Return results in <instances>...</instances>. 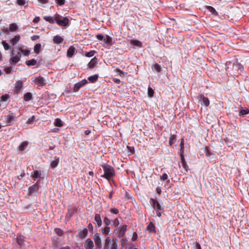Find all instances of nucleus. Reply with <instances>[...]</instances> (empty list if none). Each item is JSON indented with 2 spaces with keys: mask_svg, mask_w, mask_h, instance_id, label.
Listing matches in <instances>:
<instances>
[{
  "mask_svg": "<svg viewBox=\"0 0 249 249\" xmlns=\"http://www.w3.org/2000/svg\"><path fill=\"white\" fill-rule=\"evenodd\" d=\"M17 3L19 5H24L25 3V0H17Z\"/></svg>",
  "mask_w": 249,
  "mask_h": 249,
  "instance_id": "nucleus-55",
  "label": "nucleus"
},
{
  "mask_svg": "<svg viewBox=\"0 0 249 249\" xmlns=\"http://www.w3.org/2000/svg\"><path fill=\"white\" fill-rule=\"evenodd\" d=\"M94 240L95 244V245L99 248L101 249L102 248V241L100 238V234L99 233H96L94 235Z\"/></svg>",
  "mask_w": 249,
  "mask_h": 249,
  "instance_id": "nucleus-6",
  "label": "nucleus"
},
{
  "mask_svg": "<svg viewBox=\"0 0 249 249\" xmlns=\"http://www.w3.org/2000/svg\"><path fill=\"white\" fill-rule=\"evenodd\" d=\"M127 148L132 153H134V148L133 147L127 146Z\"/></svg>",
  "mask_w": 249,
  "mask_h": 249,
  "instance_id": "nucleus-62",
  "label": "nucleus"
},
{
  "mask_svg": "<svg viewBox=\"0 0 249 249\" xmlns=\"http://www.w3.org/2000/svg\"><path fill=\"white\" fill-rule=\"evenodd\" d=\"M88 228L89 229V231H93V227L91 223L89 224Z\"/></svg>",
  "mask_w": 249,
  "mask_h": 249,
  "instance_id": "nucleus-61",
  "label": "nucleus"
},
{
  "mask_svg": "<svg viewBox=\"0 0 249 249\" xmlns=\"http://www.w3.org/2000/svg\"><path fill=\"white\" fill-rule=\"evenodd\" d=\"M154 91L150 86L148 88V95L149 97H152L154 96Z\"/></svg>",
  "mask_w": 249,
  "mask_h": 249,
  "instance_id": "nucleus-41",
  "label": "nucleus"
},
{
  "mask_svg": "<svg viewBox=\"0 0 249 249\" xmlns=\"http://www.w3.org/2000/svg\"><path fill=\"white\" fill-rule=\"evenodd\" d=\"M54 231L59 236H62L64 235V231L60 228H55Z\"/></svg>",
  "mask_w": 249,
  "mask_h": 249,
  "instance_id": "nucleus-36",
  "label": "nucleus"
},
{
  "mask_svg": "<svg viewBox=\"0 0 249 249\" xmlns=\"http://www.w3.org/2000/svg\"><path fill=\"white\" fill-rule=\"evenodd\" d=\"M21 54L19 53H18V55H16L10 58V62L12 64H16L20 60Z\"/></svg>",
  "mask_w": 249,
  "mask_h": 249,
  "instance_id": "nucleus-11",
  "label": "nucleus"
},
{
  "mask_svg": "<svg viewBox=\"0 0 249 249\" xmlns=\"http://www.w3.org/2000/svg\"><path fill=\"white\" fill-rule=\"evenodd\" d=\"M207 9H208V10L213 14V15H217V12L216 11L215 9L212 7V6H209L207 8Z\"/></svg>",
  "mask_w": 249,
  "mask_h": 249,
  "instance_id": "nucleus-43",
  "label": "nucleus"
},
{
  "mask_svg": "<svg viewBox=\"0 0 249 249\" xmlns=\"http://www.w3.org/2000/svg\"><path fill=\"white\" fill-rule=\"evenodd\" d=\"M28 145V142H23L21 143V144L20 145L19 147V150L20 151H23L26 147Z\"/></svg>",
  "mask_w": 249,
  "mask_h": 249,
  "instance_id": "nucleus-40",
  "label": "nucleus"
},
{
  "mask_svg": "<svg viewBox=\"0 0 249 249\" xmlns=\"http://www.w3.org/2000/svg\"><path fill=\"white\" fill-rule=\"evenodd\" d=\"M22 87V82L21 81H18L17 82L15 86V91L18 92L20 91Z\"/></svg>",
  "mask_w": 249,
  "mask_h": 249,
  "instance_id": "nucleus-21",
  "label": "nucleus"
},
{
  "mask_svg": "<svg viewBox=\"0 0 249 249\" xmlns=\"http://www.w3.org/2000/svg\"><path fill=\"white\" fill-rule=\"evenodd\" d=\"M167 178L168 175L166 173L163 174L162 176L160 177V179L162 180H165L167 179Z\"/></svg>",
  "mask_w": 249,
  "mask_h": 249,
  "instance_id": "nucleus-54",
  "label": "nucleus"
},
{
  "mask_svg": "<svg viewBox=\"0 0 249 249\" xmlns=\"http://www.w3.org/2000/svg\"><path fill=\"white\" fill-rule=\"evenodd\" d=\"M146 230L151 232H155L156 228L153 222H150L146 228Z\"/></svg>",
  "mask_w": 249,
  "mask_h": 249,
  "instance_id": "nucleus-25",
  "label": "nucleus"
},
{
  "mask_svg": "<svg viewBox=\"0 0 249 249\" xmlns=\"http://www.w3.org/2000/svg\"><path fill=\"white\" fill-rule=\"evenodd\" d=\"M35 120V116H32V117H31L30 118H29L28 119L26 123L27 124H30L31 123H32Z\"/></svg>",
  "mask_w": 249,
  "mask_h": 249,
  "instance_id": "nucleus-49",
  "label": "nucleus"
},
{
  "mask_svg": "<svg viewBox=\"0 0 249 249\" xmlns=\"http://www.w3.org/2000/svg\"><path fill=\"white\" fill-rule=\"evenodd\" d=\"M104 41L107 45L112 44V38L108 35H106V37L104 38Z\"/></svg>",
  "mask_w": 249,
  "mask_h": 249,
  "instance_id": "nucleus-31",
  "label": "nucleus"
},
{
  "mask_svg": "<svg viewBox=\"0 0 249 249\" xmlns=\"http://www.w3.org/2000/svg\"><path fill=\"white\" fill-rule=\"evenodd\" d=\"M119 221L118 220V218H115L113 221V225L115 227H117L119 226Z\"/></svg>",
  "mask_w": 249,
  "mask_h": 249,
  "instance_id": "nucleus-50",
  "label": "nucleus"
},
{
  "mask_svg": "<svg viewBox=\"0 0 249 249\" xmlns=\"http://www.w3.org/2000/svg\"><path fill=\"white\" fill-rule=\"evenodd\" d=\"M127 228L126 225H124L122 227H120L119 231L117 233V236L118 237H123L125 234Z\"/></svg>",
  "mask_w": 249,
  "mask_h": 249,
  "instance_id": "nucleus-7",
  "label": "nucleus"
},
{
  "mask_svg": "<svg viewBox=\"0 0 249 249\" xmlns=\"http://www.w3.org/2000/svg\"><path fill=\"white\" fill-rule=\"evenodd\" d=\"M10 98V95L7 94H5L3 95L0 97V101L1 102H5L7 101Z\"/></svg>",
  "mask_w": 249,
  "mask_h": 249,
  "instance_id": "nucleus-39",
  "label": "nucleus"
},
{
  "mask_svg": "<svg viewBox=\"0 0 249 249\" xmlns=\"http://www.w3.org/2000/svg\"><path fill=\"white\" fill-rule=\"evenodd\" d=\"M36 61L34 59L28 60L26 62V64L28 66H35L36 65Z\"/></svg>",
  "mask_w": 249,
  "mask_h": 249,
  "instance_id": "nucleus-35",
  "label": "nucleus"
},
{
  "mask_svg": "<svg viewBox=\"0 0 249 249\" xmlns=\"http://www.w3.org/2000/svg\"><path fill=\"white\" fill-rule=\"evenodd\" d=\"M18 26L16 23L10 24L9 30L11 32L15 31L17 30Z\"/></svg>",
  "mask_w": 249,
  "mask_h": 249,
  "instance_id": "nucleus-37",
  "label": "nucleus"
},
{
  "mask_svg": "<svg viewBox=\"0 0 249 249\" xmlns=\"http://www.w3.org/2000/svg\"><path fill=\"white\" fill-rule=\"evenodd\" d=\"M1 43L5 50H9L11 49V46L5 41H2Z\"/></svg>",
  "mask_w": 249,
  "mask_h": 249,
  "instance_id": "nucleus-42",
  "label": "nucleus"
},
{
  "mask_svg": "<svg viewBox=\"0 0 249 249\" xmlns=\"http://www.w3.org/2000/svg\"><path fill=\"white\" fill-rule=\"evenodd\" d=\"M98 78V76L97 74H95L89 77L88 80L91 83H94L97 80Z\"/></svg>",
  "mask_w": 249,
  "mask_h": 249,
  "instance_id": "nucleus-32",
  "label": "nucleus"
},
{
  "mask_svg": "<svg viewBox=\"0 0 249 249\" xmlns=\"http://www.w3.org/2000/svg\"><path fill=\"white\" fill-rule=\"evenodd\" d=\"M198 99L201 105L205 107H208L209 106L210 101L209 99L203 94L199 95Z\"/></svg>",
  "mask_w": 249,
  "mask_h": 249,
  "instance_id": "nucleus-4",
  "label": "nucleus"
},
{
  "mask_svg": "<svg viewBox=\"0 0 249 249\" xmlns=\"http://www.w3.org/2000/svg\"><path fill=\"white\" fill-rule=\"evenodd\" d=\"M94 220L98 227H101L102 226V222L100 214L96 213L95 214Z\"/></svg>",
  "mask_w": 249,
  "mask_h": 249,
  "instance_id": "nucleus-18",
  "label": "nucleus"
},
{
  "mask_svg": "<svg viewBox=\"0 0 249 249\" xmlns=\"http://www.w3.org/2000/svg\"><path fill=\"white\" fill-rule=\"evenodd\" d=\"M94 247L93 242L90 238L87 239L84 244L85 249H93Z\"/></svg>",
  "mask_w": 249,
  "mask_h": 249,
  "instance_id": "nucleus-8",
  "label": "nucleus"
},
{
  "mask_svg": "<svg viewBox=\"0 0 249 249\" xmlns=\"http://www.w3.org/2000/svg\"><path fill=\"white\" fill-rule=\"evenodd\" d=\"M63 40L61 36L57 35L53 37V42L54 44H59L63 41Z\"/></svg>",
  "mask_w": 249,
  "mask_h": 249,
  "instance_id": "nucleus-15",
  "label": "nucleus"
},
{
  "mask_svg": "<svg viewBox=\"0 0 249 249\" xmlns=\"http://www.w3.org/2000/svg\"><path fill=\"white\" fill-rule=\"evenodd\" d=\"M111 242V240L110 237H107L104 242V249H109L110 245Z\"/></svg>",
  "mask_w": 249,
  "mask_h": 249,
  "instance_id": "nucleus-17",
  "label": "nucleus"
},
{
  "mask_svg": "<svg viewBox=\"0 0 249 249\" xmlns=\"http://www.w3.org/2000/svg\"><path fill=\"white\" fill-rule=\"evenodd\" d=\"M97 62L98 59L96 57H94V58L91 59L90 62L89 63L88 65V67L90 68H93L97 63Z\"/></svg>",
  "mask_w": 249,
  "mask_h": 249,
  "instance_id": "nucleus-19",
  "label": "nucleus"
},
{
  "mask_svg": "<svg viewBox=\"0 0 249 249\" xmlns=\"http://www.w3.org/2000/svg\"><path fill=\"white\" fill-rule=\"evenodd\" d=\"M87 83L88 81L86 79H83L82 81L76 83L74 85V86L73 89V91H78L81 87L85 85Z\"/></svg>",
  "mask_w": 249,
  "mask_h": 249,
  "instance_id": "nucleus-5",
  "label": "nucleus"
},
{
  "mask_svg": "<svg viewBox=\"0 0 249 249\" xmlns=\"http://www.w3.org/2000/svg\"><path fill=\"white\" fill-rule=\"evenodd\" d=\"M110 249H118V240L117 238H115L112 239Z\"/></svg>",
  "mask_w": 249,
  "mask_h": 249,
  "instance_id": "nucleus-24",
  "label": "nucleus"
},
{
  "mask_svg": "<svg viewBox=\"0 0 249 249\" xmlns=\"http://www.w3.org/2000/svg\"><path fill=\"white\" fill-rule=\"evenodd\" d=\"M38 2L42 3V4H46L48 2V0H37Z\"/></svg>",
  "mask_w": 249,
  "mask_h": 249,
  "instance_id": "nucleus-63",
  "label": "nucleus"
},
{
  "mask_svg": "<svg viewBox=\"0 0 249 249\" xmlns=\"http://www.w3.org/2000/svg\"><path fill=\"white\" fill-rule=\"evenodd\" d=\"M75 50V48L73 46H70L67 50V56L68 57H71L74 53Z\"/></svg>",
  "mask_w": 249,
  "mask_h": 249,
  "instance_id": "nucleus-14",
  "label": "nucleus"
},
{
  "mask_svg": "<svg viewBox=\"0 0 249 249\" xmlns=\"http://www.w3.org/2000/svg\"><path fill=\"white\" fill-rule=\"evenodd\" d=\"M12 69L11 67H8L5 69V71L6 73H10L12 71Z\"/></svg>",
  "mask_w": 249,
  "mask_h": 249,
  "instance_id": "nucleus-57",
  "label": "nucleus"
},
{
  "mask_svg": "<svg viewBox=\"0 0 249 249\" xmlns=\"http://www.w3.org/2000/svg\"><path fill=\"white\" fill-rule=\"evenodd\" d=\"M196 249H202L199 243L196 242Z\"/></svg>",
  "mask_w": 249,
  "mask_h": 249,
  "instance_id": "nucleus-64",
  "label": "nucleus"
},
{
  "mask_svg": "<svg viewBox=\"0 0 249 249\" xmlns=\"http://www.w3.org/2000/svg\"><path fill=\"white\" fill-rule=\"evenodd\" d=\"M110 228L108 226H106L102 230V232L105 235H108Z\"/></svg>",
  "mask_w": 249,
  "mask_h": 249,
  "instance_id": "nucleus-38",
  "label": "nucleus"
},
{
  "mask_svg": "<svg viewBox=\"0 0 249 249\" xmlns=\"http://www.w3.org/2000/svg\"><path fill=\"white\" fill-rule=\"evenodd\" d=\"M24 100L29 101L32 99V94L31 92H27L24 95Z\"/></svg>",
  "mask_w": 249,
  "mask_h": 249,
  "instance_id": "nucleus-26",
  "label": "nucleus"
},
{
  "mask_svg": "<svg viewBox=\"0 0 249 249\" xmlns=\"http://www.w3.org/2000/svg\"><path fill=\"white\" fill-rule=\"evenodd\" d=\"M40 20V18L39 17H36L33 19V22L35 23H38Z\"/></svg>",
  "mask_w": 249,
  "mask_h": 249,
  "instance_id": "nucleus-59",
  "label": "nucleus"
},
{
  "mask_svg": "<svg viewBox=\"0 0 249 249\" xmlns=\"http://www.w3.org/2000/svg\"><path fill=\"white\" fill-rule=\"evenodd\" d=\"M35 82L38 86L41 87H42L46 84L44 78L41 76L36 77L35 80Z\"/></svg>",
  "mask_w": 249,
  "mask_h": 249,
  "instance_id": "nucleus-10",
  "label": "nucleus"
},
{
  "mask_svg": "<svg viewBox=\"0 0 249 249\" xmlns=\"http://www.w3.org/2000/svg\"><path fill=\"white\" fill-rule=\"evenodd\" d=\"M102 167L104 170V174L101 176V177L110 180L115 176V172L114 168L107 164H103Z\"/></svg>",
  "mask_w": 249,
  "mask_h": 249,
  "instance_id": "nucleus-1",
  "label": "nucleus"
},
{
  "mask_svg": "<svg viewBox=\"0 0 249 249\" xmlns=\"http://www.w3.org/2000/svg\"><path fill=\"white\" fill-rule=\"evenodd\" d=\"M130 43L134 46H136L139 47H141L142 46V42L137 40H131Z\"/></svg>",
  "mask_w": 249,
  "mask_h": 249,
  "instance_id": "nucleus-30",
  "label": "nucleus"
},
{
  "mask_svg": "<svg viewBox=\"0 0 249 249\" xmlns=\"http://www.w3.org/2000/svg\"><path fill=\"white\" fill-rule=\"evenodd\" d=\"M56 2L59 6H62L65 4V0H56Z\"/></svg>",
  "mask_w": 249,
  "mask_h": 249,
  "instance_id": "nucleus-52",
  "label": "nucleus"
},
{
  "mask_svg": "<svg viewBox=\"0 0 249 249\" xmlns=\"http://www.w3.org/2000/svg\"><path fill=\"white\" fill-rule=\"evenodd\" d=\"M153 67L157 71L160 72L161 71V67L158 64H155Z\"/></svg>",
  "mask_w": 249,
  "mask_h": 249,
  "instance_id": "nucleus-48",
  "label": "nucleus"
},
{
  "mask_svg": "<svg viewBox=\"0 0 249 249\" xmlns=\"http://www.w3.org/2000/svg\"><path fill=\"white\" fill-rule=\"evenodd\" d=\"M249 113V109L248 108L244 109L242 107H241V110L239 113L240 116L244 117Z\"/></svg>",
  "mask_w": 249,
  "mask_h": 249,
  "instance_id": "nucleus-20",
  "label": "nucleus"
},
{
  "mask_svg": "<svg viewBox=\"0 0 249 249\" xmlns=\"http://www.w3.org/2000/svg\"><path fill=\"white\" fill-rule=\"evenodd\" d=\"M54 20L58 25L63 27L68 26L70 21L67 17H62L57 14L54 15Z\"/></svg>",
  "mask_w": 249,
  "mask_h": 249,
  "instance_id": "nucleus-3",
  "label": "nucleus"
},
{
  "mask_svg": "<svg viewBox=\"0 0 249 249\" xmlns=\"http://www.w3.org/2000/svg\"><path fill=\"white\" fill-rule=\"evenodd\" d=\"M38 186L37 183H35L33 185L29 187L28 189V192L31 194L35 192H37L38 190Z\"/></svg>",
  "mask_w": 249,
  "mask_h": 249,
  "instance_id": "nucleus-13",
  "label": "nucleus"
},
{
  "mask_svg": "<svg viewBox=\"0 0 249 249\" xmlns=\"http://www.w3.org/2000/svg\"><path fill=\"white\" fill-rule=\"evenodd\" d=\"M176 135H171L170 139H169V141L170 145V146L172 145L176 142Z\"/></svg>",
  "mask_w": 249,
  "mask_h": 249,
  "instance_id": "nucleus-33",
  "label": "nucleus"
},
{
  "mask_svg": "<svg viewBox=\"0 0 249 249\" xmlns=\"http://www.w3.org/2000/svg\"><path fill=\"white\" fill-rule=\"evenodd\" d=\"M19 50L25 56H28L29 54L30 51L26 49H22L21 48H19Z\"/></svg>",
  "mask_w": 249,
  "mask_h": 249,
  "instance_id": "nucleus-44",
  "label": "nucleus"
},
{
  "mask_svg": "<svg viewBox=\"0 0 249 249\" xmlns=\"http://www.w3.org/2000/svg\"><path fill=\"white\" fill-rule=\"evenodd\" d=\"M95 52L94 51H91L89 52H87L85 53V56L88 57H92L94 55Z\"/></svg>",
  "mask_w": 249,
  "mask_h": 249,
  "instance_id": "nucleus-47",
  "label": "nucleus"
},
{
  "mask_svg": "<svg viewBox=\"0 0 249 249\" xmlns=\"http://www.w3.org/2000/svg\"><path fill=\"white\" fill-rule=\"evenodd\" d=\"M54 125L58 127H62L63 125V124L61 120L59 118H57L55 120L54 123Z\"/></svg>",
  "mask_w": 249,
  "mask_h": 249,
  "instance_id": "nucleus-28",
  "label": "nucleus"
},
{
  "mask_svg": "<svg viewBox=\"0 0 249 249\" xmlns=\"http://www.w3.org/2000/svg\"><path fill=\"white\" fill-rule=\"evenodd\" d=\"M122 238L121 239L120 242H121V246L123 247H124L127 244V240L125 238H124L123 237H122Z\"/></svg>",
  "mask_w": 249,
  "mask_h": 249,
  "instance_id": "nucleus-46",
  "label": "nucleus"
},
{
  "mask_svg": "<svg viewBox=\"0 0 249 249\" xmlns=\"http://www.w3.org/2000/svg\"><path fill=\"white\" fill-rule=\"evenodd\" d=\"M180 160L181 165L184 169V172H187L189 170V166L187 164L184 156H182V158H180Z\"/></svg>",
  "mask_w": 249,
  "mask_h": 249,
  "instance_id": "nucleus-12",
  "label": "nucleus"
},
{
  "mask_svg": "<svg viewBox=\"0 0 249 249\" xmlns=\"http://www.w3.org/2000/svg\"><path fill=\"white\" fill-rule=\"evenodd\" d=\"M59 159L57 157H55V160H53L51 162V166L52 168H54L56 167L59 163Z\"/></svg>",
  "mask_w": 249,
  "mask_h": 249,
  "instance_id": "nucleus-23",
  "label": "nucleus"
},
{
  "mask_svg": "<svg viewBox=\"0 0 249 249\" xmlns=\"http://www.w3.org/2000/svg\"><path fill=\"white\" fill-rule=\"evenodd\" d=\"M88 233V230L86 228H85L83 230L79 231L78 232V236L80 238H84L87 236Z\"/></svg>",
  "mask_w": 249,
  "mask_h": 249,
  "instance_id": "nucleus-16",
  "label": "nucleus"
},
{
  "mask_svg": "<svg viewBox=\"0 0 249 249\" xmlns=\"http://www.w3.org/2000/svg\"><path fill=\"white\" fill-rule=\"evenodd\" d=\"M17 243L19 244V245H21L23 243V239L21 237H17Z\"/></svg>",
  "mask_w": 249,
  "mask_h": 249,
  "instance_id": "nucleus-53",
  "label": "nucleus"
},
{
  "mask_svg": "<svg viewBox=\"0 0 249 249\" xmlns=\"http://www.w3.org/2000/svg\"><path fill=\"white\" fill-rule=\"evenodd\" d=\"M16 118V115L11 111L9 112V114L6 116L5 120L7 123H12Z\"/></svg>",
  "mask_w": 249,
  "mask_h": 249,
  "instance_id": "nucleus-9",
  "label": "nucleus"
},
{
  "mask_svg": "<svg viewBox=\"0 0 249 249\" xmlns=\"http://www.w3.org/2000/svg\"><path fill=\"white\" fill-rule=\"evenodd\" d=\"M149 202L153 209L156 211L157 216L160 217L161 213L164 212V207L160 205L157 200L154 198H151Z\"/></svg>",
  "mask_w": 249,
  "mask_h": 249,
  "instance_id": "nucleus-2",
  "label": "nucleus"
},
{
  "mask_svg": "<svg viewBox=\"0 0 249 249\" xmlns=\"http://www.w3.org/2000/svg\"><path fill=\"white\" fill-rule=\"evenodd\" d=\"M41 176V172L38 170H36L34 172V174L32 175V178L34 180L36 178H40Z\"/></svg>",
  "mask_w": 249,
  "mask_h": 249,
  "instance_id": "nucleus-29",
  "label": "nucleus"
},
{
  "mask_svg": "<svg viewBox=\"0 0 249 249\" xmlns=\"http://www.w3.org/2000/svg\"><path fill=\"white\" fill-rule=\"evenodd\" d=\"M96 38L99 40H104V36L101 35V34H98L96 35Z\"/></svg>",
  "mask_w": 249,
  "mask_h": 249,
  "instance_id": "nucleus-56",
  "label": "nucleus"
},
{
  "mask_svg": "<svg viewBox=\"0 0 249 249\" xmlns=\"http://www.w3.org/2000/svg\"><path fill=\"white\" fill-rule=\"evenodd\" d=\"M41 45L40 43L36 44L34 47V52L38 54L40 51Z\"/></svg>",
  "mask_w": 249,
  "mask_h": 249,
  "instance_id": "nucleus-34",
  "label": "nucleus"
},
{
  "mask_svg": "<svg viewBox=\"0 0 249 249\" xmlns=\"http://www.w3.org/2000/svg\"><path fill=\"white\" fill-rule=\"evenodd\" d=\"M104 222L106 226H108L111 224V221L107 217H105L104 218Z\"/></svg>",
  "mask_w": 249,
  "mask_h": 249,
  "instance_id": "nucleus-45",
  "label": "nucleus"
},
{
  "mask_svg": "<svg viewBox=\"0 0 249 249\" xmlns=\"http://www.w3.org/2000/svg\"><path fill=\"white\" fill-rule=\"evenodd\" d=\"M43 18L47 21L49 22V23L53 24L54 22V17L53 18L51 16H45Z\"/></svg>",
  "mask_w": 249,
  "mask_h": 249,
  "instance_id": "nucleus-27",
  "label": "nucleus"
},
{
  "mask_svg": "<svg viewBox=\"0 0 249 249\" xmlns=\"http://www.w3.org/2000/svg\"><path fill=\"white\" fill-rule=\"evenodd\" d=\"M110 212L115 214H117L119 212V210L115 208H111L110 210Z\"/></svg>",
  "mask_w": 249,
  "mask_h": 249,
  "instance_id": "nucleus-51",
  "label": "nucleus"
},
{
  "mask_svg": "<svg viewBox=\"0 0 249 249\" xmlns=\"http://www.w3.org/2000/svg\"><path fill=\"white\" fill-rule=\"evenodd\" d=\"M20 36L19 35H16L11 40V43L13 46L15 45L20 40Z\"/></svg>",
  "mask_w": 249,
  "mask_h": 249,
  "instance_id": "nucleus-22",
  "label": "nucleus"
},
{
  "mask_svg": "<svg viewBox=\"0 0 249 249\" xmlns=\"http://www.w3.org/2000/svg\"><path fill=\"white\" fill-rule=\"evenodd\" d=\"M39 38V36L37 35H34L31 37V39L32 40H36L38 39Z\"/></svg>",
  "mask_w": 249,
  "mask_h": 249,
  "instance_id": "nucleus-60",
  "label": "nucleus"
},
{
  "mask_svg": "<svg viewBox=\"0 0 249 249\" xmlns=\"http://www.w3.org/2000/svg\"><path fill=\"white\" fill-rule=\"evenodd\" d=\"M184 148V147H180V150H179V155H180V158H182V156H184L183 155Z\"/></svg>",
  "mask_w": 249,
  "mask_h": 249,
  "instance_id": "nucleus-58",
  "label": "nucleus"
}]
</instances>
